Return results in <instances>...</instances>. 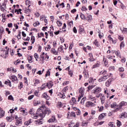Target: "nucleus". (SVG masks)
<instances>
[{
	"mask_svg": "<svg viewBox=\"0 0 127 127\" xmlns=\"http://www.w3.org/2000/svg\"><path fill=\"white\" fill-rule=\"evenodd\" d=\"M90 58L89 59V61L90 62H93V61H95V59L93 58V54H89Z\"/></svg>",
	"mask_w": 127,
	"mask_h": 127,
	"instance_id": "18",
	"label": "nucleus"
},
{
	"mask_svg": "<svg viewBox=\"0 0 127 127\" xmlns=\"http://www.w3.org/2000/svg\"><path fill=\"white\" fill-rule=\"evenodd\" d=\"M22 124V122L19 119H17L16 120L15 125L16 126H19V125H21Z\"/></svg>",
	"mask_w": 127,
	"mask_h": 127,
	"instance_id": "22",
	"label": "nucleus"
},
{
	"mask_svg": "<svg viewBox=\"0 0 127 127\" xmlns=\"http://www.w3.org/2000/svg\"><path fill=\"white\" fill-rule=\"evenodd\" d=\"M6 120L8 121V122H11L12 121H13V120H14V117H6Z\"/></svg>",
	"mask_w": 127,
	"mask_h": 127,
	"instance_id": "26",
	"label": "nucleus"
},
{
	"mask_svg": "<svg viewBox=\"0 0 127 127\" xmlns=\"http://www.w3.org/2000/svg\"><path fill=\"white\" fill-rule=\"evenodd\" d=\"M94 87H95V86L94 85L88 86L87 91L89 92V91H90V90L93 89Z\"/></svg>",
	"mask_w": 127,
	"mask_h": 127,
	"instance_id": "37",
	"label": "nucleus"
},
{
	"mask_svg": "<svg viewBox=\"0 0 127 127\" xmlns=\"http://www.w3.org/2000/svg\"><path fill=\"white\" fill-rule=\"evenodd\" d=\"M105 66H107L108 65V60H107L106 58H103V60Z\"/></svg>",
	"mask_w": 127,
	"mask_h": 127,
	"instance_id": "31",
	"label": "nucleus"
},
{
	"mask_svg": "<svg viewBox=\"0 0 127 127\" xmlns=\"http://www.w3.org/2000/svg\"><path fill=\"white\" fill-rule=\"evenodd\" d=\"M31 40L32 41V44H33L34 42H35V38H34V36H32L31 38Z\"/></svg>",
	"mask_w": 127,
	"mask_h": 127,
	"instance_id": "46",
	"label": "nucleus"
},
{
	"mask_svg": "<svg viewBox=\"0 0 127 127\" xmlns=\"http://www.w3.org/2000/svg\"><path fill=\"white\" fill-rule=\"evenodd\" d=\"M117 127H121L122 126V123L120 121L117 120Z\"/></svg>",
	"mask_w": 127,
	"mask_h": 127,
	"instance_id": "49",
	"label": "nucleus"
},
{
	"mask_svg": "<svg viewBox=\"0 0 127 127\" xmlns=\"http://www.w3.org/2000/svg\"><path fill=\"white\" fill-rule=\"evenodd\" d=\"M127 113L126 112L124 113H122L120 115V118H121V119L123 118H127Z\"/></svg>",
	"mask_w": 127,
	"mask_h": 127,
	"instance_id": "14",
	"label": "nucleus"
},
{
	"mask_svg": "<svg viewBox=\"0 0 127 127\" xmlns=\"http://www.w3.org/2000/svg\"><path fill=\"white\" fill-rule=\"evenodd\" d=\"M80 17L82 20H87V18L85 16V15L83 13H80Z\"/></svg>",
	"mask_w": 127,
	"mask_h": 127,
	"instance_id": "16",
	"label": "nucleus"
},
{
	"mask_svg": "<svg viewBox=\"0 0 127 127\" xmlns=\"http://www.w3.org/2000/svg\"><path fill=\"white\" fill-rule=\"evenodd\" d=\"M4 116V111H1L0 113V118H2Z\"/></svg>",
	"mask_w": 127,
	"mask_h": 127,
	"instance_id": "44",
	"label": "nucleus"
},
{
	"mask_svg": "<svg viewBox=\"0 0 127 127\" xmlns=\"http://www.w3.org/2000/svg\"><path fill=\"white\" fill-rule=\"evenodd\" d=\"M29 113L30 114V115H31V116L33 115L34 114V110H33V109H30Z\"/></svg>",
	"mask_w": 127,
	"mask_h": 127,
	"instance_id": "34",
	"label": "nucleus"
},
{
	"mask_svg": "<svg viewBox=\"0 0 127 127\" xmlns=\"http://www.w3.org/2000/svg\"><path fill=\"white\" fill-rule=\"evenodd\" d=\"M108 126H109V127H115L114 122H110L109 123Z\"/></svg>",
	"mask_w": 127,
	"mask_h": 127,
	"instance_id": "45",
	"label": "nucleus"
},
{
	"mask_svg": "<svg viewBox=\"0 0 127 127\" xmlns=\"http://www.w3.org/2000/svg\"><path fill=\"white\" fill-rule=\"evenodd\" d=\"M106 116H107V114L102 113L99 115V116L98 117V119L99 120H103V119H104V118H105V117H106Z\"/></svg>",
	"mask_w": 127,
	"mask_h": 127,
	"instance_id": "11",
	"label": "nucleus"
},
{
	"mask_svg": "<svg viewBox=\"0 0 127 127\" xmlns=\"http://www.w3.org/2000/svg\"><path fill=\"white\" fill-rule=\"evenodd\" d=\"M83 75L85 79H87L89 77V73H88V72L86 71H83Z\"/></svg>",
	"mask_w": 127,
	"mask_h": 127,
	"instance_id": "21",
	"label": "nucleus"
},
{
	"mask_svg": "<svg viewBox=\"0 0 127 127\" xmlns=\"http://www.w3.org/2000/svg\"><path fill=\"white\" fill-rule=\"evenodd\" d=\"M125 94H127V86L126 85L123 87Z\"/></svg>",
	"mask_w": 127,
	"mask_h": 127,
	"instance_id": "35",
	"label": "nucleus"
},
{
	"mask_svg": "<svg viewBox=\"0 0 127 127\" xmlns=\"http://www.w3.org/2000/svg\"><path fill=\"white\" fill-rule=\"evenodd\" d=\"M119 105L123 107H125V106H127V103L125 101H122L120 104H119Z\"/></svg>",
	"mask_w": 127,
	"mask_h": 127,
	"instance_id": "28",
	"label": "nucleus"
},
{
	"mask_svg": "<svg viewBox=\"0 0 127 127\" xmlns=\"http://www.w3.org/2000/svg\"><path fill=\"white\" fill-rule=\"evenodd\" d=\"M96 67H99V64H98V63H97V64H95L92 66L93 69L96 68Z\"/></svg>",
	"mask_w": 127,
	"mask_h": 127,
	"instance_id": "61",
	"label": "nucleus"
},
{
	"mask_svg": "<svg viewBox=\"0 0 127 127\" xmlns=\"http://www.w3.org/2000/svg\"><path fill=\"white\" fill-rule=\"evenodd\" d=\"M56 121V118H55V116H53L51 119H50L48 122V123H54Z\"/></svg>",
	"mask_w": 127,
	"mask_h": 127,
	"instance_id": "10",
	"label": "nucleus"
},
{
	"mask_svg": "<svg viewBox=\"0 0 127 127\" xmlns=\"http://www.w3.org/2000/svg\"><path fill=\"white\" fill-rule=\"evenodd\" d=\"M40 82L39 81V80H38V79H35V83L34 84L35 85L36 84H39Z\"/></svg>",
	"mask_w": 127,
	"mask_h": 127,
	"instance_id": "56",
	"label": "nucleus"
},
{
	"mask_svg": "<svg viewBox=\"0 0 127 127\" xmlns=\"http://www.w3.org/2000/svg\"><path fill=\"white\" fill-rule=\"evenodd\" d=\"M94 45H95V46H97V47H98L99 46V42H98V40H95L94 41Z\"/></svg>",
	"mask_w": 127,
	"mask_h": 127,
	"instance_id": "38",
	"label": "nucleus"
},
{
	"mask_svg": "<svg viewBox=\"0 0 127 127\" xmlns=\"http://www.w3.org/2000/svg\"><path fill=\"white\" fill-rule=\"evenodd\" d=\"M39 24H40V23H39V22H38V21H37V22H36L35 23H34L33 24V25H34V26L35 27H36V26H37V25H39Z\"/></svg>",
	"mask_w": 127,
	"mask_h": 127,
	"instance_id": "47",
	"label": "nucleus"
},
{
	"mask_svg": "<svg viewBox=\"0 0 127 127\" xmlns=\"http://www.w3.org/2000/svg\"><path fill=\"white\" fill-rule=\"evenodd\" d=\"M52 53H53V54H55V55H57L58 54V52L56 51V50H55V48L52 49Z\"/></svg>",
	"mask_w": 127,
	"mask_h": 127,
	"instance_id": "29",
	"label": "nucleus"
},
{
	"mask_svg": "<svg viewBox=\"0 0 127 127\" xmlns=\"http://www.w3.org/2000/svg\"><path fill=\"white\" fill-rule=\"evenodd\" d=\"M87 20L88 22H91V21L93 19V18L92 17V15H87Z\"/></svg>",
	"mask_w": 127,
	"mask_h": 127,
	"instance_id": "15",
	"label": "nucleus"
},
{
	"mask_svg": "<svg viewBox=\"0 0 127 127\" xmlns=\"http://www.w3.org/2000/svg\"><path fill=\"white\" fill-rule=\"evenodd\" d=\"M34 97V95H31L28 97V100H32V99H33Z\"/></svg>",
	"mask_w": 127,
	"mask_h": 127,
	"instance_id": "60",
	"label": "nucleus"
},
{
	"mask_svg": "<svg viewBox=\"0 0 127 127\" xmlns=\"http://www.w3.org/2000/svg\"><path fill=\"white\" fill-rule=\"evenodd\" d=\"M58 106L60 107V108H63V104L61 103V102H60L58 103Z\"/></svg>",
	"mask_w": 127,
	"mask_h": 127,
	"instance_id": "57",
	"label": "nucleus"
},
{
	"mask_svg": "<svg viewBox=\"0 0 127 127\" xmlns=\"http://www.w3.org/2000/svg\"><path fill=\"white\" fill-rule=\"evenodd\" d=\"M118 106L116 107V109H115V112H118L119 111H121V109H122V108H123L122 106H121L120 104L118 105Z\"/></svg>",
	"mask_w": 127,
	"mask_h": 127,
	"instance_id": "24",
	"label": "nucleus"
},
{
	"mask_svg": "<svg viewBox=\"0 0 127 127\" xmlns=\"http://www.w3.org/2000/svg\"><path fill=\"white\" fill-rule=\"evenodd\" d=\"M44 123L43 119H38L36 120V125H42Z\"/></svg>",
	"mask_w": 127,
	"mask_h": 127,
	"instance_id": "4",
	"label": "nucleus"
},
{
	"mask_svg": "<svg viewBox=\"0 0 127 127\" xmlns=\"http://www.w3.org/2000/svg\"><path fill=\"white\" fill-rule=\"evenodd\" d=\"M84 31V28H82V27H79V32L81 34L82 33V32H83Z\"/></svg>",
	"mask_w": 127,
	"mask_h": 127,
	"instance_id": "51",
	"label": "nucleus"
},
{
	"mask_svg": "<svg viewBox=\"0 0 127 127\" xmlns=\"http://www.w3.org/2000/svg\"><path fill=\"white\" fill-rule=\"evenodd\" d=\"M121 30L122 31V33L125 34V33H127V28H123V29H121Z\"/></svg>",
	"mask_w": 127,
	"mask_h": 127,
	"instance_id": "36",
	"label": "nucleus"
},
{
	"mask_svg": "<svg viewBox=\"0 0 127 127\" xmlns=\"http://www.w3.org/2000/svg\"><path fill=\"white\" fill-rule=\"evenodd\" d=\"M57 24H58V26H61L62 25V22L59 21H57Z\"/></svg>",
	"mask_w": 127,
	"mask_h": 127,
	"instance_id": "55",
	"label": "nucleus"
},
{
	"mask_svg": "<svg viewBox=\"0 0 127 127\" xmlns=\"http://www.w3.org/2000/svg\"><path fill=\"white\" fill-rule=\"evenodd\" d=\"M94 106L95 104L91 101H88L86 103V106L88 108H90V107H94Z\"/></svg>",
	"mask_w": 127,
	"mask_h": 127,
	"instance_id": "7",
	"label": "nucleus"
},
{
	"mask_svg": "<svg viewBox=\"0 0 127 127\" xmlns=\"http://www.w3.org/2000/svg\"><path fill=\"white\" fill-rule=\"evenodd\" d=\"M28 59L29 63H32V56H31L28 58Z\"/></svg>",
	"mask_w": 127,
	"mask_h": 127,
	"instance_id": "39",
	"label": "nucleus"
},
{
	"mask_svg": "<svg viewBox=\"0 0 127 127\" xmlns=\"http://www.w3.org/2000/svg\"><path fill=\"white\" fill-rule=\"evenodd\" d=\"M4 30L3 29V27H0V34H2V33H3V32H4Z\"/></svg>",
	"mask_w": 127,
	"mask_h": 127,
	"instance_id": "42",
	"label": "nucleus"
},
{
	"mask_svg": "<svg viewBox=\"0 0 127 127\" xmlns=\"http://www.w3.org/2000/svg\"><path fill=\"white\" fill-rule=\"evenodd\" d=\"M116 54L117 56H118V57H120L121 58V53H120V51H117L116 52Z\"/></svg>",
	"mask_w": 127,
	"mask_h": 127,
	"instance_id": "41",
	"label": "nucleus"
},
{
	"mask_svg": "<svg viewBox=\"0 0 127 127\" xmlns=\"http://www.w3.org/2000/svg\"><path fill=\"white\" fill-rule=\"evenodd\" d=\"M34 57L36 59V61H38V58H39V56H38V54H37V53H35V54L34 55Z\"/></svg>",
	"mask_w": 127,
	"mask_h": 127,
	"instance_id": "33",
	"label": "nucleus"
},
{
	"mask_svg": "<svg viewBox=\"0 0 127 127\" xmlns=\"http://www.w3.org/2000/svg\"><path fill=\"white\" fill-rule=\"evenodd\" d=\"M44 85H45V86H47L49 89H51L52 87H53V83H52V81H50L49 83H44Z\"/></svg>",
	"mask_w": 127,
	"mask_h": 127,
	"instance_id": "6",
	"label": "nucleus"
},
{
	"mask_svg": "<svg viewBox=\"0 0 127 127\" xmlns=\"http://www.w3.org/2000/svg\"><path fill=\"white\" fill-rule=\"evenodd\" d=\"M5 84H6V85H8L9 87H11V82L10 81V80L5 81Z\"/></svg>",
	"mask_w": 127,
	"mask_h": 127,
	"instance_id": "32",
	"label": "nucleus"
},
{
	"mask_svg": "<svg viewBox=\"0 0 127 127\" xmlns=\"http://www.w3.org/2000/svg\"><path fill=\"white\" fill-rule=\"evenodd\" d=\"M71 102H72V103L71 104V105H76V104H77V100H76V98H75V97H72L71 99Z\"/></svg>",
	"mask_w": 127,
	"mask_h": 127,
	"instance_id": "23",
	"label": "nucleus"
},
{
	"mask_svg": "<svg viewBox=\"0 0 127 127\" xmlns=\"http://www.w3.org/2000/svg\"><path fill=\"white\" fill-rule=\"evenodd\" d=\"M70 115H71V117H76V115L75 114V113L74 112H71L70 113Z\"/></svg>",
	"mask_w": 127,
	"mask_h": 127,
	"instance_id": "63",
	"label": "nucleus"
},
{
	"mask_svg": "<svg viewBox=\"0 0 127 127\" xmlns=\"http://www.w3.org/2000/svg\"><path fill=\"white\" fill-rule=\"evenodd\" d=\"M85 100H86V98H85V97H83V98L81 99L80 103H81V104L82 105H84V103H85Z\"/></svg>",
	"mask_w": 127,
	"mask_h": 127,
	"instance_id": "43",
	"label": "nucleus"
},
{
	"mask_svg": "<svg viewBox=\"0 0 127 127\" xmlns=\"http://www.w3.org/2000/svg\"><path fill=\"white\" fill-rule=\"evenodd\" d=\"M45 76H46V77H47L48 76H50V71H49V70H48L47 71V73H46Z\"/></svg>",
	"mask_w": 127,
	"mask_h": 127,
	"instance_id": "59",
	"label": "nucleus"
},
{
	"mask_svg": "<svg viewBox=\"0 0 127 127\" xmlns=\"http://www.w3.org/2000/svg\"><path fill=\"white\" fill-rule=\"evenodd\" d=\"M101 92H102V88H101V87L98 86L95 87L92 90V94L95 95L96 98H100V96L102 95V94H100Z\"/></svg>",
	"mask_w": 127,
	"mask_h": 127,
	"instance_id": "2",
	"label": "nucleus"
},
{
	"mask_svg": "<svg viewBox=\"0 0 127 127\" xmlns=\"http://www.w3.org/2000/svg\"><path fill=\"white\" fill-rule=\"evenodd\" d=\"M76 113L77 116H81V111L80 110L78 109Z\"/></svg>",
	"mask_w": 127,
	"mask_h": 127,
	"instance_id": "50",
	"label": "nucleus"
},
{
	"mask_svg": "<svg viewBox=\"0 0 127 127\" xmlns=\"http://www.w3.org/2000/svg\"><path fill=\"white\" fill-rule=\"evenodd\" d=\"M89 99L90 101H93L95 100V97H93V96H90V97H89Z\"/></svg>",
	"mask_w": 127,
	"mask_h": 127,
	"instance_id": "64",
	"label": "nucleus"
},
{
	"mask_svg": "<svg viewBox=\"0 0 127 127\" xmlns=\"http://www.w3.org/2000/svg\"><path fill=\"white\" fill-rule=\"evenodd\" d=\"M59 96L61 99H65V98H66L65 94H64V92H63V93H60Z\"/></svg>",
	"mask_w": 127,
	"mask_h": 127,
	"instance_id": "25",
	"label": "nucleus"
},
{
	"mask_svg": "<svg viewBox=\"0 0 127 127\" xmlns=\"http://www.w3.org/2000/svg\"><path fill=\"white\" fill-rule=\"evenodd\" d=\"M18 88H19V89H20V90H21V89H22V88H23V83H22V82H19V84L18 85Z\"/></svg>",
	"mask_w": 127,
	"mask_h": 127,
	"instance_id": "30",
	"label": "nucleus"
},
{
	"mask_svg": "<svg viewBox=\"0 0 127 127\" xmlns=\"http://www.w3.org/2000/svg\"><path fill=\"white\" fill-rule=\"evenodd\" d=\"M42 98H44L46 100H49L50 99V97L48 95H47V93H44L43 95H42Z\"/></svg>",
	"mask_w": 127,
	"mask_h": 127,
	"instance_id": "8",
	"label": "nucleus"
},
{
	"mask_svg": "<svg viewBox=\"0 0 127 127\" xmlns=\"http://www.w3.org/2000/svg\"><path fill=\"white\" fill-rule=\"evenodd\" d=\"M119 70L120 72H124V71H125V69L124 68V67H120L119 68Z\"/></svg>",
	"mask_w": 127,
	"mask_h": 127,
	"instance_id": "62",
	"label": "nucleus"
},
{
	"mask_svg": "<svg viewBox=\"0 0 127 127\" xmlns=\"http://www.w3.org/2000/svg\"><path fill=\"white\" fill-rule=\"evenodd\" d=\"M79 126L80 123H76V124L73 123H70V124L68 125V127H79Z\"/></svg>",
	"mask_w": 127,
	"mask_h": 127,
	"instance_id": "3",
	"label": "nucleus"
},
{
	"mask_svg": "<svg viewBox=\"0 0 127 127\" xmlns=\"http://www.w3.org/2000/svg\"><path fill=\"white\" fill-rule=\"evenodd\" d=\"M68 26L71 27V25H73V21H71L67 24Z\"/></svg>",
	"mask_w": 127,
	"mask_h": 127,
	"instance_id": "53",
	"label": "nucleus"
},
{
	"mask_svg": "<svg viewBox=\"0 0 127 127\" xmlns=\"http://www.w3.org/2000/svg\"><path fill=\"white\" fill-rule=\"evenodd\" d=\"M108 78H109V76H102L99 78L98 81L100 82H104V81H106V80H107V79H108Z\"/></svg>",
	"mask_w": 127,
	"mask_h": 127,
	"instance_id": "5",
	"label": "nucleus"
},
{
	"mask_svg": "<svg viewBox=\"0 0 127 127\" xmlns=\"http://www.w3.org/2000/svg\"><path fill=\"white\" fill-rule=\"evenodd\" d=\"M122 47L124 48L125 47V42H122V43L120 44V48H122Z\"/></svg>",
	"mask_w": 127,
	"mask_h": 127,
	"instance_id": "52",
	"label": "nucleus"
},
{
	"mask_svg": "<svg viewBox=\"0 0 127 127\" xmlns=\"http://www.w3.org/2000/svg\"><path fill=\"white\" fill-rule=\"evenodd\" d=\"M117 107H118V104L116 102H114L112 104H111V108L112 109H116Z\"/></svg>",
	"mask_w": 127,
	"mask_h": 127,
	"instance_id": "17",
	"label": "nucleus"
},
{
	"mask_svg": "<svg viewBox=\"0 0 127 127\" xmlns=\"http://www.w3.org/2000/svg\"><path fill=\"white\" fill-rule=\"evenodd\" d=\"M112 82V79H109L106 82V86L107 87H109L110 85H111V83Z\"/></svg>",
	"mask_w": 127,
	"mask_h": 127,
	"instance_id": "19",
	"label": "nucleus"
},
{
	"mask_svg": "<svg viewBox=\"0 0 127 127\" xmlns=\"http://www.w3.org/2000/svg\"><path fill=\"white\" fill-rule=\"evenodd\" d=\"M82 124V127H87V125H88V123H86L85 122H83Z\"/></svg>",
	"mask_w": 127,
	"mask_h": 127,
	"instance_id": "54",
	"label": "nucleus"
},
{
	"mask_svg": "<svg viewBox=\"0 0 127 127\" xmlns=\"http://www.w3.org/2000/svg\"><path fill=\"white\" fill-rule=\"evenodd\" d=\"M100 100H101L102 105H104V104H105V100H106V97H105V96L101 94V96L100 97Z\"/></svg>",
	"mask_w": 127,
	"mask_h": 127,
	"instance_id": "9",
	"label": "nucleus"
},
{
	"mask_svg": "<svg viewBox=\"0 0 127 127\" xmlns=\"http://www.w3.org/2000/svg\"><path fill=\"white\" fill-rule=\"evenodd\" d=\"M79 93L80 94L79 96H81V97H83L84 95V90H83V89L80 88L79 89Z\"/></svg>",
	"mask_w": 127,
	"mask_h": 127,
	"instance_id": "27",
	"label": "nucleus"
},
{
	"mask_svg": "<svg viewBox=\"0 0 127 127\" xmlns=\"http://www.w3.org/2000/svg\"><path fill=\"white\" fill-rule=\"evenodd\" d=\"M88 81L89 83H94V79L92 77L89 78Z\"/></svg>",
	"mask_w": 127,
	"mask_h": 127,
	"instance_id": "48",
	"label": "nucleus"
},
{
	"mask_svg": "<svg viewBox=\"0 0 127 127\" xmlns=\"http://www.w3.org/2000/svg\"><path fill=\"white\" fill-rule=\"evenodd\" d=\"M8 99V100H11V101H13V97H12V95H9Z\"/></svg>",
	"mask_w": 127,
	"mask_h": 127,
	"instance_id": "58",
	"label": "nucleus"
},
{
	"mask_svg": "<svg viewBox=\"0 0 127 127\" xmlns=\"http://www.w3.org/2000/svg\"><path fill=\"white\" fill-rule=\"evenodd\" d=\"M58 50L59 51H60V52H61V51H62V50H63V46L61 45L58 49Z\"/></svg>",
	"mask_w": 127,
	"mask_h": 127,
	"instance_id": "40",
	"label": "nucleus"
},
{
	"mask_svg": "<svg viewBox=\"0 0 127 127\" xmlns=\"http://www.w3.org/2000/svg\"><path fill=\"white\" fill-rule=\"evenodd\" d=\"M20 112H21V113H23V116H26V115H27V113L25 112V110H24L23 108H20L19 109Z\"/></svg>",
	"mask_w": 127,
	"mask_h": 127,
	"instance_id": "20",
	"label": "nucleus"
},
{
	"mask_svg": "<svg viewBox=\"0 0 127 127\" xmlns=\"http://www.w3.org/2000/svg\"><path fill=\"white\" fill-rule=\"evenodd\" d=\"M10 79H12V82H14L15 81H18V79H17V77L15 75H12L10 77Z\"/></svg>",
	"mask_w": 127,
	"mask_h": 127,
	"instance_id": "12",
	"label": "nucleus"
},
{
	"mask_svg": "<svg viewBox=\"0 0 127 127\" xmlns=\"http://www.w3.org/2000/svg\"><path fill=\"white\" fill-rule=\"evenodd\" d=\"M50 114H51V110H50L49 108H46L44 112H43V110H42V109L39 108L38 109L36 114L32 115V117L33 119H35V120H36L38 118V117L43 118H45L46 115L48 116Z\"/></svg>",
	"mask_w": 127,
	"mask_h": 127,
	"instance_id": "1",
	"label": "nucleus"
},
{
	"mask_svg": "<svg viewBox=\"0 0 127 127\" xmlns=\"http://www.w3.org/2000/svg\"><path fill=\"white\" fill-rule=\"evenodd\" d=\"M100 74H102V75H103V76H107V77H109V75L108 73H107V70H104L103 71H101L100 72Z\"/></svg>",
	"mask_w": 127,
	"mask_h": 127,
	"instance_id": "13",
	"label": "nucleus"
}]
</instances>
